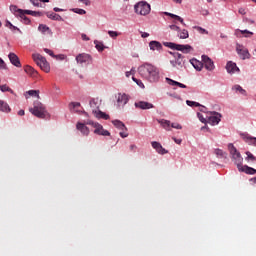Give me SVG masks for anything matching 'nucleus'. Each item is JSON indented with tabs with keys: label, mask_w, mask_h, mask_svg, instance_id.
I'll use <instances>...</instances> for the list:
<instances>
[{
	"label": "nucleus",
	"mask_w": 256,
	"mask_h": 256,
	"mask_svg": "<svg viewBox=\"0 0 256 256\" xmlns=\"http://www.w3.org/2000/svg\"><path fill=\"white\" fill-rule=\"evenodd\" d=\"M190 63H191V66H193V69H196V71L198 72L202 71L203 68H205V65H203V63H201L196 59H191Z\"/></svg>",
	"instance_id": "19"
},
{
	"label": "nucleus",
	"mask_w": 256,
	"mask_h": 256,
	"mask_svg": "<svg viewBox=\"0 0 256 256\" xmlns=\"http://www.w3.org/2000/svg\"><path fill=\"white\" fill-rule=\"evenodd\" d=\"M25 15H29V16H32V17H41V12H33L31 10L22 12V16L25 17Z\"/></svg>",
	"instance_id": "34"
},
{
	"label": "nucleus",
	"mask_w": 256,
	"mask_h": 256,
	"mask_svg": "<svg viewBox=\"0 0 256 256\" xmlns=\"http://www.w3.org/2000/svg\"><path fill=\"white\" fill-rule=\"evenodd\" d=\"M158 124H160V126H162L166 131H170L169 128L172 125L168 120H158Z\"/></svg>",
	"instance_id": "30"
},
{
	"label": "nucleus",
	"mask_w": 256,
	"mask_h": 256,
	"mask_svg": "<svg viewBox=\"0 0 256 256\" xmlns=\"http://www.w3.org/2000/svg\"><path fill=\"white\" fill-rule=\"evenodd\" d=\"M0 112L1 113H10V107L6 102L0 99Z\"/></svg>",
	"instance_id": "28"
},
{
	"label": "nucleus",
	"mask_w": 256,
	"mask_h": 256,
	"mask_svg": "<svg viewBox=\"0 0 256 256\" xmlns=\"http://www.w3.org/2000/svg\"><path fill=\"white\" fill-rule=\"evenodd\" d=\"M111 124H114V127H116L118 130L126 131L127 128H125V124L119 120L111 121Z\"/></svg>",
	"instance_id": "29"
},
{
	"label": "nucleus",
	"mask_w": 256,
	"mask_h": 256,
	"mask_svg": "<svg viewBox=\"0 0 256 256\" xmlns=\"http://www.w3.org/2000/svg\"><path fill=\"white\" fill-rule=\"evenodd\" d=\"M0 69L4 70L6 69V63L3 62V60L0 58Z\"/></svg>",
	"instance_id": "58"
},
{
	"label": "nucleus",
	"mask_w": 256,
	"mask_h": 256,
	"mask_svg": "<svg viewBox=\"0 0 256 256\" xmlns=\"http://www.w3.org/2000/svg\"><path fill=\"white\" fill-rule=\"evenodd\" d=\"M149 49H151V51H160L163 49V45H160L158 41H151L149 42Z\"/></svg>",
	"instance_id": "21"
},
{
	"label": "nucleus",
	"mask_w": 256,
	"mask_h": 256,
	"mask_svg": "<svg viewBox=\"0 0 256 256\" xmlns=\"http://www.w3.org/2000/svg\"><path fill=\"white\" fill-rule=\"evenodd\" d=\"M151 148H153V150H156V153H158L160 155L167 154V150L165 148H163V146L160 145V143H158L156 141L151 142Z\"/></svg>",
	"instance_id": "12"
},
{
	"label": "nucleus",
	"mask_w": 256,
	"mask_h": 256,
	"mask_svg": "<svg viewBox=\"0 0 256 256\" xmlns=\"http://www.w3.org/2000/svg\"><path fill=\"white\" fill-rule=\"evenodd\" d=\"M170 18H172V19H174V21H177V22L181 23L182 25L186 26V23H184V19L183 18H181V17H179L177 15H171Z\"/></svg>",
	"instance_id": "42"
},
{
	"label": "nucleus",
	"mask_w": 256,
	"mask_h": 256,
	"mask_svg": "<svg viewBox=\"0 0 256 256\" xmlns=\"http://www.w3.org/2000/svg\"><path fill=\"white\" fill-rule=\"evenodd\" d=\"M170 30L172 31H177V32H180V31H186V29H180L178 26L176 25H170L169 26Z\"/></svg>",
	"instance_id": "51"
},
{
	"label": "nucleus",
	"mask_w": 256,
	"mask_h": 256,
	"mask_svg": "<svg viewBox=\"0 0 256 256\" xmlns=\"http://www.w3.org/2000/svg\"><path fill=\"white\" fill-rule=\"evenodd\" d=\"M6 27H8V29H11L13 31H19V29H17V27L13 26V24L8 21H6Z\"/></svg>",
	"instance_id": "52"
},
{
	"label": "nucleus",
	"mask_w": 256,
	"mask_h": 256,
	"mask_svg": "<svg viewBox=\"0 0 256 256\" xmlns=\"http://www.w3.org/2000/svg\"><path fill=\"white\" fill-rule=\"evenodd\" d=\"M165 82L168 83V85H170L172 87H179V88H182V89H186V85H184L182 83H179L177 81H174L170 78H165Z\"/></svg>",
	"instance_id": "20"
},
{
	"label": "nucleus",
	"mask_w": 256,
	"mask_h": 256,
	"mask_svg": "<svg viewBox=\"0 0 256 256\" xmlns=\"http://www.w3.org/2000/svg\"><path fill=\"white\" fill-rule=\"evenodd\" d=\"M233 91H235V93H239L240 95H246L247 92L245 91V89H242V87H240V85H233Z\"/></svg>",
	"instance_id": "32"
},
{
	"label": "nucleus",
	"mask_w": 256,
	"mask_h": 256,
	"mask_svg": "<svg viewBox=\"0 0 256 256\" xmlns=\"http://www.w3.org/2000/svg\"><path fill=\"white\" fill-rule=\"evenodd\" d=\"M245 141H246L247 143H250V144L256 146V138L245 137Z\"/></svg>",
	"instance_id": "49"
},
{
	"label": "nucleus",
	"mask_w": 256,
	"mask_h": 256,
	"mask_svg": "<svg viewBox=\"0 0 256 256\" xmlns=\"http://www.w3.org/2000/svg\"><path fill=\"white\" fill-rule=\"evenodd\" d=\"M9 10H11V13H13V15L15 16H22V13H24L25 11H30V10H22L20 8H17V6L15 5H11V7H9Z\"/></svg>",
	"instance_id": "22"
},
{
	"label": "nucleus",
	"mask_w": 256,
	"mask_h": 256,
	"mask_svg": "<svg viewBox=\"0 0 256 256\" xmlns=\"http://www.w3.org/2000/svg\"><path fill=\"white\" fill-rule=\"evenodd\" d=\"M203 61H200L205 66V70L212 72L214 70V62L208 56H202Z\"/></svg>",
	"instance_id": "9"
},
{
	"label": "nucleus",
	"mask_w": 256,
	"mask_h": 256,
	"mask_svg": "<svg viewBox=\"0 0 256 256\" xmlns=\"http://www.w3.org/2000/svg\"><path fill=\"white\" fill-rule=\"evenodd\" d=\"M245 155H247V158L245 160L256 162V157L251 152H245Z\"/></svg>",
	"instance_id": "40"
},
{
	"label": "nucleus",
	"mask_w": 256,
	"mask_h": 256,
	"mask_svg": "<svg viewBox=\"0 0 256 256\" xmlns=\"http://www.w3.org/2000/svg\"><path fill=\"white\" fill-rule=\"evenodd\" d=\"M193 29H196V31H198V33H200V35H207V30H205L199 26H195V27H193Z\"/></svg>",
	"instance_id": "46"
},
{
	"label": "nucleus",
	"mask_w": 256,
	"mask_h": 256,
	"mask_svg": "<svg viewBox=\"0 0 256 256\" xmlns=\"http://www.w3.org/2000/svg\"><path fill=\"white\" fill-rule=\"evenodd\" d=\"M238 13L240 14V15H245V9H243V8H240L239 10H238Z\"/></svg>",
	"instance_id": "63"
},
{
	"label": "nucleus",
	"mask_w": 256,
	"mask_h": 256,
	"mask_svg": "<svg viewBox=\"0 0 256 256\" xmlns=\"http://www.w3.org/2000/svg\"><path fill=\"white\" fill-rule=\"evenodd\" d=\"M29 113H32V115L39 119H46V116H48L46 107L41 102H34V107L29 108Z\"/></svg>",
	"instance_id": "2"
},
{
	"label": "nucleus",
	"mask_w": 256,
	"mask_h": 256,
	"mask_svg": "<svg viewBox=\"0 0 256 256\" xmlns=\"http://www.w3.org/2000/svg\"><path fill=\"white\" fill-rule=\"evenodd\" d=\"M186 105L189 107H203L198 102L186 100Z\"/></svg>",
	"instance_id": "44"
},
{
	"label": "nucleus",
	"mask_w": 256,
	"mask_h": 256,
	"mask_svg": "<svg viewBox=\"0 0 256 256\" xmlns=\"http://www.w3.org/2000/svg\"><path fill=\"white\" fill-rule=\"evenodd\" d=\"M136 70L135 68L130 69V71L125 72V78H130V76L135 75Z\"/></svg>",
	"instance_id": "50"
},
{
	"label": "nucleus",
	"mask_w": 256,
	"mask_h": 256,
	"mask_svg": "<svg viewBox=\"0 0 256 256\" xmlns=\"http://www.w3.org/2000/svg\"><path fill=\"white\" fill-rule=\"evenodd\" d=\"M177 37H179L180 40H186L188 39V31L187 30H181L177 31Z\"/></svg>",
	"instance_id": "31"
},
{
	"label": "nucleus",
	"mask_w": 256,
	"mask_h": 256,
	"mask_svg": "<svg viewBox=\"0 0 256 256\" xmlns=\"http://www.w3.org/2000/svg\"><path fill=\"white\" fill-rule=\"evenodd\" d=\"M235 51L238 52V56H240V59L242 60L249 59V52L245 47L238 45L237 47H235Z\"/></svg>",
	"instance_id": "11"
},
{
	"label": "nucleus",
	"mask_w": 256,
	"mask_h": 256,
	"mask_svg": "<svg viewBox=\"0 0 256 256\" xmlns=\"http://www.w3.org/2000/svg\"><path fill=\"white\" fill-rule=\"evenodd\" d=\"M93 133L98 136L109 137L110 133L107 130H94Z\"/></svg>",
	"instance_id": "33"
},
{
	"label": "nucleus",
	"mask_w": 256,
	"mask_h": 256,
	"mask_svg": "<svg viewBox=\"0 0 256 256\" xmlns=\"http://www.w3.org/2000/svg\"><path fill=\"white\" fill-rule=\"evenodd\" d=\"M170 127L177 129V130H181V125H179L178 123H172V125Z\"/></svg>",
	"instance_id": "56"
},
{
	"label": "nucleus",
	"mask_w": 256,
	"mask_h": 256,
	"mask_svg": "<svg viewBox=\"0 0 256 256\" xmlns=\"http://www.w3.org/2000/svg\"><path fill=\"white\" fill-rule=\"evenodd\" d=\"M25 73H27V75L32 78H36V76L39 75V73H37L36 70H34V68L31 66H25Z\"/></svg>",
	"instance_id": "23"
},
{
	"label": "nucleus",
	"mask_w": 256,
	"mask_h": 256,
	"mask_svg": "<svg viewBox=\"0 0 256 256\" xmlns=\"http://www.w3.org/2000/svg\"><path fill=\"white\" fill-rule=\"evenodd\" d=\"M30 3H32V5H34V7H40L41 6V1L39 0H29Z\"/></svg>",
	"instance_id": "53"
},
{
	"label": "nucleus",
	"mask_w": 256,
	"mask_h": 256,
	"mask_svg": "<svg viewBox=\"0 0 256 256\" xmlns=\"http://www.w3.org/2000/svg\"><path fill=\"white\" fill-rule=\"evenodd\" d=\"M43 52H46L50 57H55L52 50L49 49H43Z\"/></svg>",
	"instance_id": "55"
},
{
	"label": "nucleus",
	"mask_w": 256,
	"mask_h": 256,
	"mask_svg": "<svg viewBox=\"0 0 256 256\" xmlns=\"http://www.w3.org/2000/svg\"><path fill=\"white\" fill-rule=\"evenodd\" d=\"M137 72L139 73V76H142V78L150 83H156L160 78L158 68L148 63L139 66Z\"/></svg>",
	"instance_id": "1"
},
{
	"label": "nucleus",
	"mask_w": 256,
	"mask_h": 256,
	"mask_svg": "<svg viewBox=\"0 0 256 256\" xmlns=\"http://www.w3.org/2000/svg\"><path fill=\"white\" fill-rule=\"evenodd\" d=\"M207 120L205 123L210 124L212 126L218 125L221 122V114L215 111L207 112Z\"/></svg>",
	"instance_id": "8"
},
{
	"label": "nucleus",
	"mask_w": 256,
	"mask_h": 256,
	"mask_svg": "<svg viewBox=\"0 0 256 256\" xmlns=\"http://www.w3.org/2000/svg\"><path fill=\"white\" fill-rule=\"evenodd\" d=\"M164 45L165 47H168L172 50L181 51L184 54L191 53V51L193 50L191 45H181V44H174L170 42H166Z\"/></svg>",
	"instance_id": "5"
},
{
	"label": "nucleus",
	"mask_w": 256,
	"mask_h": 256,
	"mask_svg": "<svg viewBox=\"0 0 256 256\" xmlns=\"http://www.w3.org/2000/svg\"><path fill=\"white\" fill-rule=\"evenodd\" d=\"M46 17L53 21H62V17L60 16V14H55L53 12L46 13Z\"/></svg>",
	"instance_id": "25"
},
{
	"label": "nucleus",
	"mask_w": 256,
	"mask_h": 256,
	"mask_svg": "<svg viewBox=\"0 0 256 256\" xmlns=\"http://www.w3.org/2000/svg\"><path fill=\"white\" fill-rule=\"evenodd\" d=\"M90 108L93 109V111H97V109L99 108L95 99L90 100Z\"/></svg>",
	"instance_id": "41"
},
{
	"label": "nucleus",
	"mask_w": 256,
	"mask_h": 256,
	"mask_svg": "<svg viewBox=\"0 0 256 256\" xmlns=\"http://www.w3.org/2000/svg\"><path fill=\"white\" fill-rule=\"evenodd\" d=\"M32 59L34 60V63H36V66H39V68H41V71L45 73L50 72V65L48 64V61H46V58H44L40 54H34L32 55Z\"/></svg>",
	"instance_id": "3"
},
{
	"label": "nucleus",
	"mask_w": 256,
	"mask_h": 256,
	"mask_svg": "<svg viewBox=\"0 0 256 256\" xmlns=\"http://www.w3.org/2000/svg\"><path fill=\"white\" fill-rule=\"evenodd\" d=\"M0 90H1V92H3V93L8 92V93L13 94V90L10 89L7 85H0Z\"/></svg>",
	"instance_id": "38"
},
{
	"label": "nucleus",
	"mask_w": 256,
	"mask_h": 256,
	"mask_svg": "<svg viewBox=\"0 0 256 256\" xmlns=\"http://www.w3.org/2000/svg\"><path fill=\"white\" fill-rule=\"evenodd\" d=\"M137 150L136 145H130V151L135 152Z\"/></svg>",
	"instance_id": "62"
},
{
	"label": "nucleus",
	"mask_w": 256,
	"mask_h": 256,
	"mask_svg": "<svg viewBox=\"0 0 256 256\" xmlns=\"http://www.w3.org/2000/svg\"><path fill=\"white\" fill-rule=\"evenodd\" d=\"M27 95L31 97H36L39 99V90H29L27 91Z\"/></svg>",
	"instance_id": "39"
},
{
	"label": "nucleus",
	"mask_w": 256,
	"mask_h": 256,
	"mask_svg": "<svg viewBox=\"0 0 256 256\" xmlns=\"http://www.w3.org/2000/svg\"><path fill=\"white\" fill-rule=\"evenodd\" d=\"M16 17H20V19H22V23H24L25 25H29L30 21L29 18H27V16L16 15Z\"/></svg>",
	"instance_id": "47"
},
{
	"label": "nucleus",
	"mask_w": 256,
	"mask_h": 256,
	"mask_svg": "<svg viewBox=\"0 0 256 256\" xmlns=\"http://www.w3.org/2000/svg\"><path fill=\"white\" fill-rule=\"evenodd\" d=\"M81 39H82L83 41H90V38H88V36L85 35V34H81Z\"/></svg>",
	"instance_id": "60"
},
{
	"label": "nucleus",
	"mask_w": 256,
	"mask_h": 256,
	"mask_svg": "<svg viewBox=\"0 0 256 256\" xmlns=\"http://www.w3.org/2000/svg\"><path fill=\"white\" fill-rule=\"evenodd\" d=\"M86 125L92 126L93 128H95V131H103V130H104V128L102 127V125H100V124L97 123V122H93V121H91V120L86 121Z\"/></svg>",
	"instance_id": "27"
},
{
	"label": "nucleus",
	"mask_w": 256,
	"mask_h": 256,
	"mask_svg": "<svg viewBox=\"0 0 256 256\" xmlns=\"http://www.w3.org/2000/svg\"><path fill=\"white\" fill-rule=\"evenodd\" d=\"M172 55L174 57V59L170 60V65H172V68L178 70L184 68V56H181L179 53H173Z\"/></svg>",
	"instance_id": "7"
},
{
	"label": "nucleus",
	"mask_w": 256,
	"mask_h": 256,
	"mask_svg": "<svg viewBox=\"0 0 256 256\" xmlns=\"http://www.w3.org/2000/svg\"><path fill=\"white\" fill-rule=\"evenodd\" d=\"M235 33H240V34H242V35H245L246 38L253 35V33L250 32V31H247V30H239V29H238V30H235Z\"/></svg>",
	"instance_id": "37"
},
{
	"label": "nucleus",
	"mask_w": 256,
	"mask_h": 256,
	"mask_svg": "<svg viewBox=\"0 0 256 256\" xmlns=\"http://www.w3.org/2000/svg\"><path fill=\"white\" fill-rule=\"evenodd\" d=\"M127 101H129V99L125 94H118V96H116V103L118 104V106H125L127 104Z\"/></svg>",
	"instance_id": "18"
},
{
	"label": "nucleus",
	"mask_w": 256,
	"mask_h": 256,
	"mask_svg": "<svg viewBox=\"0 0 256 256\" xmlns=\"http://www.w3.org/2000/svg\"><path fill=\"white\" fill-rule=\"evenodd\" d=\"M120 136H121V138H127V133L121 132V133H120Z\"/></svg>",
	"instance_id": "64"
},
{
	"label": "nucleus",
	"mask_w": 256,
	"mask_h": 256,
	"mask_svg": "<svg viewBox=\"0 0 256 256\" xmlns=\"http://www.w3.org/2000/svg\"><path fill=\"white\" fill-rule=\"evenodd\" d=\"M8 61H11V64H13L14 67H22V65L20 64V58H18L15 53L8 54Z\"/></svg>",
	"instance_id": "16"
},
{
	"label": "nucleus",
	"mask_w": 256,
	"mask_h": 256,
	"mask_svg": "<svg viewBox=\"0 0 256 256\" xmlns=\"http://www.w3.org/2000/svg\"><path fill=\"white\" fill-rule=\"evenodd\" d=\"M95 49H97V51H104V44H102V42H99L97 40H95Z\"/></svg>",
	"instance_id": "36"
},
{
	"label": "nucleus",
	"mask_w": 256,
	"mask_h": 256,
	"mask_svg": "<svg viewBox=\"0 0 256 256\" xmlns=\"http://www.w3.org/2000/svg\"><path fill=\"white\" fill-rule=\"evenodd\" d=\"M80 107H81V103H78V102L69 103V110H72V112L74 113L81 112V110H78V108Z\"/></svg>",
	"instance_id": "26"
},
{
	"label": "nucleus",
	"mask_w": 256,
	"mask_h": 256,
	"mask_svg": "<svg viewBox=\"0 0 256 256\" xmlns=\"http://www.w3.org/2000/svg\"><path fill=\"white\" fill-rule=\"evenodd\" d=\"M53 11H55V13H60V12H64V9H61V8H53Z\"/></svg>",
	"instance_id": "61"
},
{
	"label": "nucleus",
	"mask_w": 256,
	"mask_h": 256,
	"mask_svg": "<svg viewBox=\"0 0 256 256\" xmlns=\"http://www.w3.org/2000/svg\"><path fill=\"white\" fill-rule=\"evenodd\" d=\"M78 2L83 3V5L90 6V0H78Z\"/></svg>",
	"instance_id": "59"
},
{
	"label": "nucleus",
	"mask_w": 256,
	"mask_h": 256,
	"mask_svg": "<svg viewBox=\"0 0 256 256\" xmlns=\"http://www.w3.org/2000/svg\"><path fill=\"white\" fill-rule=\"evenodd\" d=\"M76 63L78 64H88L90 63V55L88 54H78V56H76Z\"/></svg>",
	"instance_id": "13"
},
{
	"label": "nucleus",
	"mask_w": 256,
	"mask_h": 256,
	"mask_svg": "<svg viewBox=\"0 0 256 256\" xmlns=\"http://www.w3.org/2000/svg\"><path fill=\"white\" fill-rule=\"evenodd\" d=\"M93 114H95V118L109 120V115L104 114V112L99 110H93Z\"/></svg>",
	"instance_id": "24"
},
{
	"label": "nucleus",
	"mask_w": 256,
	"mask_h": 256,
	"mask_svg": "<svg viewBox=\"0 0 256 256\" xmlns=\"http://www.w3.org/2000/svg\"><path fill=\"white\" fill-rule=\"evenodd\" d=\"M135 13L139 16H146L151 13V5L145 1H139L135 4Z\"/></svg>",
	"instance_id": "4"
},
{
	"label": "nucleus",
	"mask_w": 256,
	"mask_h": 256,
	"mask_svg": "<svg viewBox=\"0 0 256 256\" xmlns=\"http://www.w3.org/2000/svg\"><path fill=\"white\" fill-rule=\"evenodd\" d=\"M132 82H135L139 88L144 89V83H142V80L132 77Z\"/></svg>",
	"instance_id": "43"
},
{
	"label": "nucleus",
	"mask_w": 256,
	"mask_h": 256,
	"mask_svg": "<svg viewBox=\"0 0 256 256\" xmlns=\"http://www.w3.org/2000/svg\"><path fill=\"white\" fill-rule=\"evenodd\" d=\"M198 120H200V122H202V123L206 122L205 117H203V114H200V113H198Z\"/></svg>",
	"instance_id": "57"
},
{
	"label": "nucleus",
	"mask_w": 256,
	"mask_h": 256,
	"mask_svg": "<svg viewBox=\"0 0 256 256\" xmlns=\"http://www.w3.org/2000/svg\"><path fill=\"white\" fill-rule=\"evenodd\" d=\"M76 130H78V132H81L83 136H88L90 134V130L83 123H76Z\"/></svg>",
	"instance_id": "17"
},
{
	"label": "nucleus",
	"mask_w": 256,
	"mask_h": 256,
	"mask_svg": "<svg viewBox=\"0 0 256 256\" xmlns=\"http://www.w3.org/2000/svg\"><path fill=\"white\" fill-rule=\"evenodd\" d=\"M39 31H40L41 33H46V32H49L50 29L48 28V26H46V25H44V24H41V25H39Z\"/></svg>",
	"instance_id": "45"
},
{
	"label": "nucleus",
	"mask_w": 256,
	"mask_h": 256,
	"mask_svg": "<svg viewBox=\"0 0 256 256\" xmlns=\"http://www.w3.org/2000/svg\"><path fill=\"white\" fill-rule=\"evenodd\" d=\"M108 34H109V37H111L113 39H116V37H118V35H119V33L116 31H109Z\"/></svg>",
	"instance_id": "54"
},
{
	"label": "nucleus",
	"mask_w": 256,
	"mask_h": 256,
	"mask_svg": "<svg viewBox=\"0 0 256 256\" xmlns=\"http://www.w3.org/2000/svg\"><path fill=\"white\" fill-rule=\"evenodd\" d=\"M228 153L231 154V159L235 165H242V156L240 152H238V149H235L233 144H228Z\"/></svg>",
	"instance_id": "6"
},
{
	"label": "nucleus",
	"mask_w": 256,
	"mask_h": 256,
	"mask_svg": "<svg viewBox=\"0 0 256 256\" xmlns=\"http://www.w3.org/2000/svg\"><path fill=\"white\" fill-rule=\"evenodd\" d=\"M214 154L221 159H226V152H223L221 149L214 150Z\"/></svg>",
	"instance_id": "35"
},
{
	"label": "nucleus",
	"mask_w": 256,
	"mask_h": 256,
	"mask_svg": "<svg viewBox=\"0 0 256 256\" xmlns=\"http://www.w3.org/2000/svg\"><path fill=\"white\" fill-rule=\"evenodd\" d=\"M239 71L240 69L238 68V66H235L234 62L228 61V63H226V72L228 74L238 73Z\"/></svg>",
	"instance_id": "14"
},
{
	"label": "nucleus",
	"mask_w": 256,
	"mask_h": 256,
	"mask_svg": "<svg viewBox=\"0 0 256 256\" xmlns=\"http://www.w3.org/2000/svg\"><path fill=\"white\" fill-rule=\"evenodd\" d=\"M72 12H74L78 15H85V10H83L81 8H74V9H72Z\"/></svg>",
	"instance_id": "48"
},
{
	"label": "nucleus",
	"mask_w": 256,
	"mask_h": 256,
	"mask_svg": "<svg viewBox=\"0 0 256 256\" xmlns=\"http://www.w3.org/2000/svg\"><path fill=\"white\" fill-rule=\"evenodd\" d=\"M235 166L238 167V171L245 173L247 175H255L256 170L252 167H249L247 165H242V164H235Z\"/></svg>",
	"instance_id": "10"
},
{
	"label": "nucleus",
	"mask_w": 256,
	"mask_h": 256,
	"mask_svg": "<svg viewBox=\"0 0 256 256\" xmlns=\"http://www.w3.org/2000/svg\"><path fill=\"white\" fill-rule=\"evenodd\" d=\"M135 107L139 110H150L153 109V104L149 102L139 101L135 103Z\"/></svg>",
	"instance_id": "15"
}]
</instances>
